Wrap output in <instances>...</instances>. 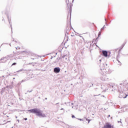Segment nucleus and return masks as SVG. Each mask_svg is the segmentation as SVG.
<instances>
[{
  "label": "nucleus",
  "mask_w": 128,
  "mask_h": 128,
  "mask_svg": "<svg viewBox=\"0 0 128 128\" xmlns=\"http://www.w3.org/2000/svg\"><path fill=\"white\" fill-rule=\"evenodd\" d=\"M124 90H120L119 89L118 91L120 92L118 98H126V96H128V94H126L124 92Z\"/></svg>",
  "instance_id": "20e7f679"
},
{
  "label": "nucleus",
  "mask_w": 128,
  "mask_h": 128,
  "mask_svg": "<svg viewBox=\"0 0 128 128\" xmlns=\"http://www.w3.org/2000/svg\"><path fill=\"white\" fill-rule=\"evenodd\" d=\"M58 62V59H56L55 62H54V64H56V62Z\"/></svg>",
  "instance_id": "2eb2a0df"
},
{
  "label": "nucleus",
  "mask_w": 128,
  "mask_h": 128,
  "mask_svg": "<svg viewBox=\"0 0 128 128\" xmlns=\"http://www.w3.org/2000/svg\"><path fill=\"white\" fill-rule=\"evenodd\" d=\"M104 66H106V63H104L102 65H100V70H101V76L100 80H106V74H108V69L106 68V67H102Z\"/></svg>",
  "instance_id": "f03ea898"
},
{
  "label": "nucleus",
  "mask_w": 128,
  "mask_h": 128,
  "mask_svg": "<svg viewBox=\"0 0 128 128\" xmlns=\"http://www.w3.org/2000/svg\"><path fill=\"white\" fill-rule=\"evenodd\" d=\"M111 120H112V117H111Z\"/></svg>",
  "instance_id": "f704fd0d"
},
{
  "label": "nucleus",
  "mask_w": 128,
  "mask_h": 128,
  "mask_svg": "<svg viewBox=\"0 0 128 128\" xmlns=\"http://www.w3.org/2000/svg\"><path fill=\"white\" fill-rule=\"evenodd\" d=\"M80 36V38H82V39L84 40V37H82V36Z\"/></svg>",
  "instance_id": "f3484780"
},
{
  "label": "nucleus",
  "mask_w": 128,
  "mask_h": 128,
  "mask_svg": "<svg viewBox=\"0 0 128 128\" xmlns=\"http://www.w3.org/2000/svg\"><path fill=\"white\" fill-rule=\"evenodd\" d=\"M18 120V122H19V121H20V120Z\"/></svg>",
  "instance_id": "37998d69"
},
{
  "label": "nucleus",
  "mask_w": 128,
  "mask_h": 128,
  "mask_svg": "<svg viewBox=\"0 0 128 128\" xmlns=\"http://www.w3.org/2000/svg\"><path fill=\"white\" fill-rule=\"evenodd\" d=\"M72 108H74V106H72Z\"/></svg>",
  "instance_id": "7c9ffc66"
},
{
  "label": "nucleus",
  "mask_w": 128,
  "mask_h": 128,
  "mask_svg": "<svg viewBox=\"0 0 128 128\" xmlns=\"http://www.w3.org/2000/svg\"><path fill=\"white\" fill-rule=\"evenodd\" d=\"M8 20L9 22V24H10V26L12 28V24H10V16H8Z\"/></svg>",
  "instance_id": "6e6552de"
},
{
  "label": "nucleus",
  "mask_w": 128,
  "mask_h": 128,
  "mask_svg": "<svg viewBox=\"0 0 128 128\" xmlns=\"http://www.w3.org/2000/svg\"><path fill=\"white\" fill-rule=\"evenodd\" d=\"M101 88H102V90H104V92H106V90H108V88H106V86H102Z\"/></svg>",
  "instance_id": "1a4fd4ad"
},
{
  "label": "nucleus",
  "mask_w": 128,
  "mask_h": 128,
  "mask_svg": "<svg viewBox=\"0 0 128 128\" xmlns=\"http://www.w3.org/2000/svg\"><path fill=\"white\" fill-rule=\"evenodd\" d=\"M6 62V60L5 61H2V62Z\"/></svg>",
  "instance_id": "393cba45"
},
{
  "label": "nucleus",
  "mask_w": 128,
  "mask_h": 128,
  "mask_svg": "<svg viewBox=\"0 0 128 128\" xmlns=\"http://www.w3.org/2000/svg\"><path fill=\"white\" fill-rule=\"evenodd\" d=\"M74 104L72 103V106Z\"/></svg>",
  "instance_id": "72a5a7b5"
},
{
  "label": "nucleus",
  "mask_w": 128,
  "mask_h": 128,
  "mask_svg": "<svg viewBox=\"0 0 128 128\" xmlns=\"http://www.w3.org/2000/svg\"><path fill=\"white\" fill-rule=\"evenodd\" d=\"M106 26H104L102 28V29L101 30H104V27Z\"/></svg>",
  "instance_id": "6ab92c4d"
},
{
  "label": "nucleus",
  "mask_w": 128,
  "mask_h": 128,
  "mask_svg": "<svg viewBox=\"0 0 128 128\" xmlns=\"http://www.w3.org/2000/svg\"><path fill=\"white\" fill-rule=\"evenodd\" d=\"M4 58H6H6H8L6 57H2V58H1V59L0 60V62H1V60H4Z\"/></svg>",
  "instance_id": "9b49d317"
},
{
  "label": "nucleus",
  "mask_w": 128,
  "mask_h": 128,
  "mask_svg": "<svg viewBox=\"0 0 128 128\" xmlns=\"http://www.w3.org/2000/svg\"><path fill=\"white\" fill-rule=\"evenodd\" d=\"M104 20H105V22H106V18H105Z\"/></svg>",
  "instance_id": "c85d7f7f"
},
{
  "label": "nucleus",
  "mask_w": 128,
  "mask_h": 128,
  "mask_svg": "<svg viewBox=\"0 0 128 128\" xmlns=\"http://www.w3.org/2000/svg\"><path fill=\"white\" fill-rule=\"evenodd\" d=\"M54 72L55 74H58L60 72V68L59 67H56L54 68Z\"/></svg>",
  "instance_id": "423d86ee"
},
{
  "label": "nucleus",
  "mask_w": 128,
  "mask_h": 128,
  "mask_svg": "<svg viewBox=\"0 0 128 128\" xmlns=\"http://www.w3.org/2000/svg\"><path fill=\"white\" fill-rule=\"evenodd\" d=\"M16 49L18 50V48H16Z\"/></svg>",
  "instance_id": "ea45409f"
},
{
  "label": "nucleus",
  "mask_w": 128,
  "mask_h": 128,
  "mask_svg": "<svg viewBox=\"0 0 128 128\" xmlns=\"http://www.w3.org/2000/svg\"><path fill=\"white\" fill-rule=\"evenodd\" d=\"M15 79V78H13V80H14Z\"/></svg>",
  "instance_id": "a19ab883"
},
{
  "label": "nucleus",
  "mask_w": 128,
  "mask_h": 128,
  "mask_svg": "<svg viewBox=\"0 0 128 128\" xmlns=\"http://www.w3.org/2000/svg\"><path fill=\"white\" fill-rule=\"evenodd\" d=\"M45 100H48V98H45Z\"/></svg>",
  "instance_id": "c756f323"
},
{
  "label": "nucleus",
  "mask_w": 128,
  "mask_h": 128,
  "mask_svg": "<svg viewBox=\"0 0 128 128\" xmlns=\"http://www.w3.org/2000/svg\"><path fill=\"white\" fill-rule=\"evenodd\" d=\"M76 118V116H74L72 115V118Z\"/></svg>",
  "instance_id": "b1692460"
},
{
  "label": "nucleus",
  "mask_w": 128,
  "mask_h": 128,
  "mask_svg": "<svg viewBox=\"0 0 128 128\" xmlns=\"http://www.w3.org/2000/svg\"><path fill=\"white\" fill-rule=\"evenodd\" d=\"M16 62H14L12 64V66H16Z\"/></svg>",
  "instance_id": "a211bd4d"
},
{
  "label": "nucleus",
  "mask_w": 128,
  "mask_h": 128,
  "mask_svg": "<svg viewBox=\"0 0 128 128\" xmlns=\"http://www.w3.org/2000/svg\"><path fill=\"white\" fill-rule=\"evenodd\" d=\"M118 62H120V60H118Z\"/></svg>",
  "instance_id": "4c0bfd02"
},
{
  "label": "nucleus",
  "mask_w": 128,
  "mask_h": 128,
  "mask_svg": "<svg viewBox=\"0 0 128 128\" xmlns=\"http://www.w3.org/2000/svg\"><path fill=\"white\" fill-rule=\"evenodd\" d=\"M122 46H124V45H122Z\"/></svg>",
  "instance_id": "c9c22d12"
},
{
  "label": "nucleus",
  "mask_w": 128,
  "mask_h": 128,
  "mask_svg": "<svg viewBox=\"0 0 128 128\" xmlns=\"http://www.w3.org/2000/svg\"><path fill=\"white\" fill-rule=\"evenodd\" d=\"M102 53L104 56H105L106 58V56H108V51L103 50L102 52Z\"/></svg>",
  "instance_id": "0eeeda50"
},
{
  "label": "nucleus",
  "mask_w": 128,
  "mask_h": 128,
  "mask_svg": "<svg viewBox=\"0 0 128 128\" xmlns=\"http://www.w3.org/2000/svg\"><path fill=\"white\" fill-rule=\"evenodd\" d=\"M24 120H28V118H24Z\"/></svg>",
  "instance_id": "5701e85b"
},
{
  "label": "nucleus",
  "mask_w": 128,
  "mask_h": 128,
  "mask_svg": "<svg viewBox=\"0 0 128 128\" xmlns=\"http://www.w3.org/2000/svg\"><path fill=\"white\" fill-rule=\"evenodd\" d=\"M126 84H128L126 81H123L120 83L118 86V90H124V88L126 87Z\"/></svg>",
  "instance_id": "7ed1b4c3"
},
{
  "label": "nucleus",
  "mask_w": 128,
  "mask_h": 128,
  "mask_svg": "<svg viewBox=\"0 0 128 128\" xmlns=\"http://www.w3.org/2000/svg\"><path fill=\"white\" fill-rule=\"evenodd\" d=\"M110 115H108V118H110Z\"/></svg>",
  "instance_id": "cd10ccee"
},
{
  "label": "nucleus",
  "mask_w": 128,
  "mask_h": 128,
  "mask_svg": "<svg viewBox=\"0 0 128 128\" xmlns=\"http://www.w3.org/2000/svg\"><path fill=\"white\" fill-rule=\"evenodd\" d=\"M100 62H102V60H100Z\"/></svg>",
  "instance_id": "473e14b6"
},
{
  "label": "nucleus",
  "mask_w": 128,
  "mask_h": 128,
  "mask_svg": "<svg viewBox=\"0 0 128 128\" xmlns=\"http://www.w3.org/2000/svg\"><path fill=\"white\" fill-rule=\"evenodd\" d=\"M86 120H88V124H90V120H88V118H86Z\"/></svg>",
  "instance_id": "aec40b11"
},
{
  "label": "nucleus",
  "mask_w": 128,
  "mask_h": 128,
  "mask_svg": "<svg viewBox=\"0 0 128 128\" xmlns=\"http://www.w3.org/2000/svg\"><path fill=\"white\" fill-rule=\"evenodd\" d=\"M26 80H22V81H21V82H26Z\"/></svg>",
  "instance_id": "ddd939ff"
},
{
  "label": "nucleus",
  "mask_w": 128,
  "mask_h": 128,
  "mask_svg": "<svg viewBox=\"0 0 128 128\" xmlns=\"http://www.w3.org/2000/svg\"><path fill=\"white\" fill-rule=\"evenodd\" d=\"M118 122H120V123L122 124V122H121L120 121H120H118Z\"/></svg>",
  "instance_id": "a878e982"
},
{
  "label": "nucleus",
  "mask_w": 128,
  "mask_h": 128,
  "mask_svg": "<svg viewBox=\"0 0 128 128\" xmlns=\"http://www.w3.org/2000/svg\"><path fill=\"white\" fill-rule=\"evenodd\" d=\"M28 112L30 114H36V116H40V118H46V114L42 113V111L38 108H34L28 110Z\"/></svg>",
  "instance_id": "f257e3e1"
},
{
  "label": "nucleus",
  "mask_w": 128,
  "mask_h": 128,
  "mask_svg": "<svg viewBox=\"0 0 128 128\" xmlns=\"http://www.w3.org/2000/svg\"><path fill=\"white\" fill-rule=\"evenodd\" d=\"M60 110H64V108H61Z\"/></svg>",
  "instance_id": "2f4dec72"
},
{
  "label": "nucleus",
  "mask_w": 128,
  "mask_h": 128,
  "mask_svg": "<svg viewBox=\"0 0 128 128\" xmlns=\"http://www.w3.org/2000/svg\"><path fill=\"white\" fill-rule=\"evenodd\" d=\"M106 66H108V64H106Z\"/></svg>",
  "instance_id": "49530a36"
},
{
  "label": "nucleus",
  "mask_w": 128,
  "mask_h": 128,
  "mask_svg": "<svg viewBox=\"0 0 128 128\" xmlns=\"http://www.w3.org/2000/svg\"><path fill=\"white\" fill-rule=\"evenodd\" d=\"M76 36H78L76 34H75Z\"/></svg>",
  "instance_id": "e433bc0d"
},
{
  "label": "nucleus",
  "mask_w": 128,
  "mask_h": 128,
  "mask_svg": "<svg viewBox=\"0 0 128 128\" xmlns=\"http://www.w3.org/2000/svg\"><path fill=\"white\" fill-rule=\"evenodd\" d=\"M68 58H69L68 56V55H65L62 56V58L64 60H68Z\"/></svg>",
  "instance_id": "9d476101"
},
{
  "label": "nucleus",
  "mask_w": 128,
  "mask_h": 128,
  "mask_svg": "<svg viewBox=\"0 0 128 128\" xmlns=\"http://www.w3.org/2000/svg\"><path fill=\"white\" fill-rule=\"evenodd\" d=\"M98 38H96V40H98Z\"/></svg>",
  "instance_id": "58836bf2"
},
{
  "label": "nucleus",
  "mask_w": 128,
  "mask_h": 128,
  "mask_svg": "<svg viewBox=\"0 0 128 128\" xmlns=\"http://www.w3.org/2000/svg\"><path fill=\"white\" fill-rule=\"evenodd\" d=\"M32 92V90H30V91L28 90V92Z\"/></svg>",
  "instance_id": "412c9836"
},
{
  "label": "nucleus",
  "mask_w": 128,
  "mask_h": 128,
  "mask_svg": "<svg viewBox=\"0 0 128 128\" xmlns=\"http://www.w3.org/2000/svg\"><path fill=\"white\" fill-rule=\"evenodd\" d=\"M101 34H102V32H98V38H100V36Z\"/></svg>",
  "instance_id": "f8f14e48"
},
{
  "label": "nucleus",
  "mask_w": 128,
  "mask_h": 128,
  "mask_svg": "<svg viewBox=\"0 0 128 128\" xmlns=\"http://www.w3.org/2000/svg\"><path fill=\"white\" fill-rule=\"evenodd\" d=\"M108 104H109V106H112V102H108Z\"/></svg>",
  "instance_id": "4468645a"
},
{
  "label": "nucleus",
  "mask_w": 128,
  "mask_h": 128,
  "mask_svg": "<svg viewBox=\"0 0 128 128\" xmlns=\"http://www.w3.org/2000/svg\"><path fill=\"white\" fill-rule=\"evenodd\" d=\"M78 34V33H76Z\"/></svg>",
  "instance_id": "c03bdc74"
},
{
  "label": "nucleus",
  "mask_w": 128,
  "mask_h": 128,
  "mask_svg": "<svg viewBox=\"0 0 128 128\" xmlns=\"http://www.w3.org/2000/svg\"><path fill=\"white\" fill-rule=\"evenodd\" d=\"M106 26H108V23L106 22Z\"/></svg>",
  "instance_id": "bb28decb"
},
{
  "label": "nucleus",
  "mask_w": 128,
  "mask_h": 128,
  "mask_svg": "<svg viewBox=\"0 0 128 128\" xmlns=\"http://www.w3.org/2000/svg\"><path fill=\"white\" fill-rule=\"evenodd\" d=\"M70 14H72V8L70 7Z\"/></svg>",
  "instance_id": "dca6fc26"
},
{
  "label": "nucleus",
  "mask_w": 128,
  "mask_h": 128,
  "mask_svg": "<svg viewBox=\"0 0 128 128\" xmlns=\"http://www.w3.org/2000/svg\"><path fill=\"white\" fill-rule=\"evenodd\" d=\"M18 118V117L17 116H16V118Z\"/></svg>",
  "instance_id": "79ce46f5"
},
{
  "label": "nucleus",
  "mask_w": 128,
  "mask_h": 128,
  "mask_svg": "<svg viewBox=\"0 0 128 128\" xmlns=\"http://www.w3.org/2000/svg\"><path fill=\"white\" fill-rule=\"evenodd\" d=\"M117 58H118V56H117Z\"/></svg>",
  "instance_id": "a18cd8bd"
},
{
  "label": "nucleus",
  "mask_w": 128,
  "mask_h": 128,
  "mask_svg": "<svg viewBox=\"0 0 128 128\" xmlns=\"http://www.w3.org/2000/svg\"><path fill=\"white\" fill-rule=\"evenodd\" d=\"M78 120H84L81 119V118H78Z\"/></svg>",
  "instance_id": "4be33fe9"
},
{
  "label": "nucleus",
  "mask_w": 128,
  "mask_h": 128,
  "mask_svg": "<svg viewBox=\"0 0 128 128\" xmlns=\"http://www.w3.org/2000/svg\"><path fill=\"white\" fill-rule=\"evenodd\" d=\"M103 128H114V125H112V124H110L108 122H106L104 124Z\"/></svg>",
  "instance_id": "39448f33"
}]
</instances>
